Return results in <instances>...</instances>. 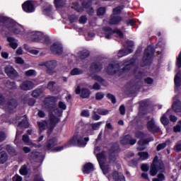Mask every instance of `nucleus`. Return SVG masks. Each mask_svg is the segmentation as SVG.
<instances>
[{
    "instance_id": "obj_55",
    "label": "nucleus",
    "mask_w": 181,
    "mask_h": 181,
    "mask_svg": "<svg viewBox=\"0 0 181 181\" xmlns=\"http://www.w3.org/2000/svg\"><path fill=\"white\" fill-rule=\"evenodd\" d=\"M107 131H112V125H111V123H106L105 132H107Z\"/></svg>"
},
{
    "instance_id": "obj_40",
    "label": "nucleus",
    "mask_w": 181,
    "mask_h": 181,
    "mask_svg": "<svg viewBox=\"0 0 181 181\" xmlns=\"http://www.w3.org/2000/svg\"><path fill=\"white\" fill-rule=\"evenodd\" d=\"M25 74L28 77H32L33 76H36L37 73H36V71L35 69H30L28 71H26L25 72Z\"/></svg>"
},
{
    "instance_id": "obj_37",
    "label": "nucleus",
    "mask_w": 181,
    "mask_h": 181,
    "mask_svg": "<svg viewBox=\"0 0 181 181\" xmlns=\"http://www.w3.org/2000/svg\"><path fill=\"white\" fill-rule=\"evenodd\" d=\"M103 124H104V122H98L92 124H91L92 129L93 131H97V130L100 129V127H101V125H103Z\"/></svg>"
},
{
    "instance_id": "obj_42",
    "label": "nucleus",
    "mask_w": 181,
    "mask_h": 181,
    "mask_svg": "<svg viewBox=\"0 0 181 181\" xmlns=\"http://www.w3.org/2000/svg\"><path fill=\"white\" fill-rule=\"evenodd\" d=\"M97 112L98 114H99V115H108V114L110 113V111L105 109L100 108V109H98Z\"/></svg>"
},
{
    "instance_id": "obj_45",
    "label": "nucleus",
    "mask_w": 181,
    "mask_h": 181,
    "mask_svg": "<svg viewBox=\"0 0 181 181\" xmlns=\"http://www.w3.org/2000/svg\"><path fill=\"white\" fill-rule=\"evenodd\" d=\"M43 13H44V15H46L47 16H52V6H49L47 8L44 9Z\"/></svg>"
},
{
    "instance_id": "obj_21",
    "label": "nucleus",
    "mask_w": 181,
    "mask_h": 181,
    "mask_svg": "<svg viewBox=\"0 0 181 181\" xmlns=\"http://www.w3.org/2000/svg\"><path fill=\"white\" fill-rule=\"evenodd\" d=\"M35 87V83L30 81H25L20 85L21 90L23 91H29V90H32Z\"/></svg>"
},
{
    "instance_id": "obj_57",
    "label": "nucleus",
    "mask_w": 181,
    "mask_h": 181,
    "mask_svg": "<svg viewBox=\"0 0 181 181\" xmlns=\"http://www.w3.org/2000/svg\"><path fill=\"white\" fill-rule=\"evenodd\" d=\"M69 21L71 23H74V22L77 21V16L74 15H71L69 16Z\"/></svg>"
},
{
    "instance_id": "obj_35",
    "label": "nucleus",
    "mask_w": 181,
    "mask_h": 181,
    "mask_svg": "<svg viewBox=\"0 0 181 181\" xmlns=\"http://www.w3.org/2000/svg\"><path fill=\"white\" fill-rule=\"evenodd\" d=\"M24 48L29 52L31 54H34V56H37L39 54V50L35 49L33 48H29L28 47V45H25Z\"/></svg>"
},
{
    "instance_id": "obj_49",
    "label": "nucleus",
    "mask_w": 181,
    "mask_h": 181,
    "mask_svg": "<svg viewBox=\"0 0 181 181\" xmlns=\"http://www.w3.org/2000/svg\"><path fill=\"white\" fill-rule=\"evenodd\" d=\"M160 122L163 124L168 125V124H169V119H168L166 116L163 115L160 119Z\"/></svg>"
},
{
    "instance_id": "obj_10",
    "label": "nucleus",
    "mask_w": 181,
    "mask_h": 181,
    "mask_svg": "<svg viewBox=\"0 0 181 181\" xmlns=\"http://www.w3.org/2000/svg\"><path fill=\"white\" fill-rule=\"evenodd\" d=\"M126 47L125 49H121L117 53L118 57H124V56H128V54H131L132 53V47L134 46V42L132 41H127L126 44L124 45Z\"/></svg>"
},
{
    "instance_id": "obj_5",
    "label": "nucleus",
    "mask_w": 181,
    "mask_h": 181,
    "mask_svg": "<svg viewBox=\"0 0 181 181\" xmlns=\"http://www.w3.org/2000/svg\"><path fill=\"white\" fill-rule=\"evenodd\" d=\"M98 33L100 37H103L105 35V39H112L115 35H117L120 39H124V34L121 30L118 29L112 30L109 27L103 28L102 31H98Z\"/></svg>"
},
{
    "instance_id": "obj_20",
    "label": "nucleus",
    "mask_w": 181,
    "mask_h": 181,
    "mask_svg": "<svg viewBox=\"0 0 181 181\" xmlns=\"http://www.w3.org/2000/svg\"><path fill=\"white\" fill-rule=\"evenodd\" d=\"M76 94H79L82 98H88L90 97V90L87 88H80V86H78L75 90Z\"/></svg>"
},
{
    "instance_id": "obj_48",
    "label": "nucleus",
    "mask_w": 181,
    "mask_h": 181,
    "mask_svg": "<svg viewBox=\"0 0 181 181\" xmlns=\"http://www.w3.org/2000/svg\"><path fill=\"white\" fill-rule=\"evenodd\" d=\"M17 106H18V104L16 103V100H11V102L8 105V108H10L11 110H13V108H16Z\"/></svg>"
},
{
    "instance_id": "obj_2",
    "label": "nucleus",
    "mask_w": 181,
    "mask_h": 181,
    "mask_svg": "<svg viewBox=\"0 0 181 181\" xmlns=\"http://www.w3.org/2000/svg\"><path fill=\"white\" fill-rule=\"evenodd\" d=\"M1 23L8 28V30L11 33H14V35H23V27L19 23L12 21L11 18H8V17H1L0 20Z\"/></svg>"
},
{
    "instance_id": "obj_11",
    "label": "nucleus",
    "mask_w": 181,
    "mask_h": 181,
    "mask_svg": "<svg viewBox=\"0 0 181 181\" xmlns=\"http://www.w3.org/2000/svg\"><path fill=\"white\" fill-rule=\"evenodd\" d=\"M155 51L153 50V47L151 45L148 46L147 48L144 51V54L143 57V62L144 65L149 64L151 63V59L153 56Z\"/></svg>"
},
{
    "instance_id": "obj_25",
    "label": "nucleus",
    "mask_w": 181,
    "mask_h": 181,
    "mask_svg": "<svg viewBox=\"0 0 181 181\" xmlns=\"http://www.w3.org/2000/svg\"><path fill=\"white\" fill-rule=\"evenodd\" d=\"M148 144H149V141L148 140L140 139L138 142L139 151H144V149L146 148V145H148Z\"/></svg>"
},
{
    "instance_id": "obj_4",
    "label": "nucleus",
    "mask_w": 181,
    "mask_h": 181,
    "mask_svg": "<svg viewBox=\"0 0 181 181\" xmlns=\"http://www.w3.org/2000/svg\"><path fill=\"white\" fill-rule=\"evenodd\" d=\"M57 101V98H56V97L51 96L49 98H46L44 100L42 107L48 110L49 112H52V111H54L56 115L60 116L61 114H63V110L59 109L54 110V104Z\"/></svg>"
},
{
    "instance_id": "obj_14",
    "label": "nucleus",
    "mask_w": 181,
    "mask_h": 181,
    "mask_svg": "<svg viewBox=\"0 0 181 181\" xmlns=\"http://www.w3.org/2000/svg\"><path fill=\"white\" fill-rule=\"evenodd\" d=\"M158 169H159V157H158V156H156L153 160V163L151 165L150 174L151 175V176H156Z\"/></svg>"
},
{
    "instance_id": "obj_39",
    "label": "nucleus",
    "mask_w": 181,
    "mask_h": 181,
    "mask_svg": "<svg viewBox=\"0 0 181 181\" xmlns=\"http://www.w3.org/2000/svg\"><path fill=\"white\" fill-rule=\"evenodd\" d=\"M124 9V6H119L116 7L113 9V14L112 15H119L121 13V11Z\"/></svg>"
},
{
    "instance_id": "obj_18",
    "label": "nucleus",
    "mask_w": 181,
    "mask_h": 181,
    "mask_svg": "<svg viewBox=\"0 0 181 181\" xmlns=\"http://www.w3.org/2000/svg\"><path fill=\"white\" fill-rule=\"evenodd\" d=\"M50 50L54 54H62L63 53V46L59 42H55L51 46Z\"/></svg>"
},
{
    "instance_id": "obj_36",
    "label": "nucleus",
    "mask_w": 181,
    "mask_h": 181,
    "mask_svg": "<svg viewBox=\"0 0 181 181\" xmlns=\"http://www.w3.org/2000/svg\"><path fill=\"white\" fill-rule=\"evenodd\" d=\"M173 110L175 112H181V105L178 102H175L173 104Z\"/></svg>"
},
{
    "instance_id": "obj_53",
    "label": "nucleus",
    "mask_w": 181,
    "mask_h": 181,
    "mask_svg": "<svg viewBox=\"0 0 181 181\" xmlns=\"http://www.w3.org/2000/svg\"><path fill=\"white\" fill-rule=\"evenodd\" d=\"M95 98L98 100H103V98H104V93L103 92L97 93L95 95Z\"/></svg>"
},
{
    "instance_id": "obj_46",
    "label": "nucleus",
    "mask_w": 181,
    "mask_h": 181,
    "mask_svg": "<svg viewBox=\"0 0 181 181\" xmlns=\"http://www.w3.org/2000/svg\"><path fill=\"white\" fill-rule=\"evenodd\" d=\"M7 87L11 90H15L16 88V83L15 82L7 81Z\"/></svg>"
},
{
    "instance_id": "obj_29",
    "label": "nucleus",
    "mask_w": 181,
    "mask_h": 181,
    "mask_svg": "<svg viewBox=\"0 0 181 181\" xmlns=\"http://www.w3.org/2000/svg\"><path fill=\"white\" fill-rule=\"evenodd\" d=\"M139 160H146L149 158V153L146 151H141L138 153Z\"/></svg>"
},
{
    "instance_id": "obj_61",
    "label": "nucleus",
    "mask_w": 181,
    "mask_h": 181,
    "mask_svg": "<svg viewBox=\"0 0 181 181\" xmlns=\"http://www.w3.org/2000/svg\"><path fill=\"white\" fill-rule=\"evenodd\" d=\"M59 108H61V110H66L67 108V106H66V104L63 102L59 103Z\"/></svg>"
},
{
    "instance_id": "obj_28",
    "label": "nucleus",
    "mask_w": 181,
    "mask_h": 181,
    "mask_svg": "<svg viewBox=\"0 0 181 181\" xmlns=\"http://www.w3.org/2000/svg\"><path fill=\"white\" fill-rule=\"evenodd\" d=\"M66 0H54V5L59 9L60 8H63L64 5H66Z\"/></svg>"
},
{
    "instance_id": "obj_52",
    "label": "nucleus",
    "mask_w": 181,
    "mask_h": 181,
    "mask_svg": "<svg viewBox=\"0 0 181 181\" xmlns=\"http://www.w3.org/2000/svg\"><path fill=\"white\" fill-rule=\"evenodd\" d=\"M23 142L27 144V145H30V140L29 139V136L24 134L23 136Z\"/></svg>"
},
{
    "instance_id": "obj_8",
    "label": "nucleus",
    "mask_w": 181,
    "mask_h": 181,
    "mask_svg": "<svg viewBox=\"0 0 181 181\" xmlns=\"http://www.w3.org/2000/svg\"><path fill=\"white\" fill-rule=\"evenodd\" d=\"M103 69V65L100 62L93 63L90 65L89 69V76L92 77L93 80H95L96 81H99V83H103V78L99 76L98 75H94V73H98V71H101Z\"/></svg>"
},
{
    "instance_id": "obj_38",
    "label": "nucleus",
    "mask_w": 181,
    "mask_h": 181,
    "mask_svg": "<svg viewBox=\"0 0 181 181\" xmlns=\"http://www.w3.org/2000/svg\"><path fill=\"white\" fill-rule=\"evenodd\" d=\"M42 95V90L40 89H35L32 93V96L35 98H37V97H40Z\"/></svg>"
},
{
    "instance_id": "obj_24",
    "label": "nucleus",
    "mask_w": 181,
    "mask_h": 181,
    "mask_svg": "<svg viewBox=\"0 0 181 181\" xmlns=\"http://www.w3.org/2000/svg\"><path fill=\"white\" fill-rule=\"evenodd\" d=\"M7 40L9 43V46H10V47H11V49H15L18 47V41L15 38L9 37L7 38Z\"/></svg>"
},
{
    "instance_id": "obj_12",
    "label": "nucleus",
    "mask_w": 181,
    "mask_h": 181,
    "mask_svg": "<svg viewBox=\"0 0 181 181\" xmlns=\"http://www.w3.org/2000/svg\"><path fill=\"white\" fill-rule=\"evenodd\" d=\"M96 158L103 173L105 175H108V173H110V167L105 166L104 165L105 162V156L104 155V153H97Z\"/></svg>"
},
{
    "instance_id": "obj_62",
    "label": "nucleus",
    "mask_w": 181,
    "mask_h": 181,
    "mask_svg": "<svg viewBox=\"0 0 181 181\" xmlns=\"http://www.w3.org/2000/svg\"><path fill=\"white\" fill-rule=\"evenodd\" d=\"M95 36L94 33H88L87 40H92V39Z\"/></svg>"
},
{
    "instance_id": "obj_15",
    "label": "nucleus",
    "mask_w": 181,
    "mask_h": 181,
    "mask_svg": "<svg viewBox=\"0 0 181 181\" xmlns=\"http://www.w3.org/2000/svg\"><path fill=\"white\" fill-rule=\"evenodd\" d=\"M22 8L26 13H33V12H35V6H33V1L31 0L24 2L22 5Z\"/></svg>"
},
{
    "instance_id": "obj_60",
    "label": "nucleus",
    "mask_w": 181,
    "mask_h": 181,
    "mask_svg": "<svg viewBox=\"0 0 181 181\" xmlns=\"http://www.w3.org/2000/svg\"><path fill=\"white\" fill-rule=\"evenodd\" d=\"M5 139H6V134L2 132H0V142H3V141H5Z\"/></svg>"
},
{
    "instance_id": "obj_59",
    "label": "nucleus",
    "mask_w": 181,
    "mask_h": 181,
    "mask_svg": "<svg viewBox=\"0 0 181 181\" xmlns=\"http://www.w3.org/2000/svg\"><path fill=\"white\" fill-rule=\"evenodd\" d=\"M81 115L82 117H90V112L88 110H83L81 113Z\"/></svg>"
},
{
    "instance_id": "obj_41",
    "label": "nucleus",
    "mask_w": 181,
    "mask_h": 181,
    "mask_svg": "<svg viewBox=\"0 0 181 181\" xmlns=\"http://www.w3.org/2000/svg\"><path fill=\"white\" fill-rule=\"evenodd\" d=\"M30 157L32 159H34V160H36V159H42V156H40V154L38 152H32L30 153Z\"/></svg>"
},
{
    "instance_id": "obj_33",
    "label": "nucleus",
    "mask_w": 181,
    "mask_h": 181,
    "mask_svg": "<svg viewBox=\"0 0 181 181\" xmlns=\"http://www.w3.org/2000/svg\"><path fill=\"white\" fill-rule=\"evenodd\" d=\"M83 69L78 68H74L70 71L71 76H78L80 74H83Z\"/></svg>"
},
{
    "instance_id": "obj_43",
    "label": "nucleus",
    "mask_w": 181,
    "mask_h": 181,
    "mask_svg": "<svg viewBox=\"0 0 181 181\" xmlns=\"http://www.w3.org/2000/svg\"><path fill=\"white\" fill-rule=\"evenodd\" d=\"M56 82L54 81H50L48 83L47 88L48 90H50V91H53L56 88Z\"/></svg>"
},
{
    "instance_id": "obj_47",
    "label": "nucleus",
    "mask_w": 181,
    "mask_h": 181,
    "mask_svg": "<svg viewBox=\"0 0 181 181\" xmlns=\"http://www.w3.org/2000/svg\"><path fill=\"white\" fill-rule=\"evenodd\" d=\"M105 11H106V9L104 7L99 8L98 10V12H97L98 16H103V15H104V13H105Z\"/></svg>"
},
{
    "instance_id": "obj_3",
    "label": "nucleus",
    "mask_w": 181,
    "mask_h": 181,
    "mask_svg": "<svg viewBox=\"0 0 181 181\" xmlns=\"http://www.w3.org/2000/svg\"><path fill=\"white\" fill-rule=\"evenodd\" d=\"M122 64H124V67L120 71V73H127V71H131L132 70H134L135 69V66L132 64L124 62L122 64L120 62L115 63L114 64H110L106 69V71L108 74L114 75L117 71H119V66H122Z\"/></svg>"
},
{
    "instance_id": "obj_27",
    "label": "nucleus",
    "mask_w": 181,
    "mask_h": 181,
    "mask_svg": "<svg viewBox=\"0 0 181 181\" xmlns=\"http://www.w3.org/2000/svg\"><path fill=\"white\" fill-rule=\"evenodd\" d=\"M94 170V166L93 165V164H91V163H88L87 164H86L83 167V173L88 174L90 172H93Z\"/></svg>"
},
{
    "instance_id": "obj_13",
    "label": "nucleus",
    "mask_w": 181,
    "mask_h": 181,
    "mask_svg": "<svg viewBox=\"0 0 181 181\" xmlns=\"http://www.w3.org/2000/svg\"><path fill=\"white\" fill-rule=\"evenodd\" d=\"M21 122H18L17 133L16 134V139L14 141L15 144H16V140L18 139V136L22 134V132H19V128H28L29 127V122H28V118L26 116H23L21 117Z\"/></svg>"
},
{
    "instance_id": "obj_54",
    "label": "nucleus",
    "mask_w": 181,
    "mask_h": 181,
    "mask_svg": "<svg viewBox=\"0 0 181 181\" xmlns=\"http://www.w3.org/2000/svg\"><path fill=\"white\" fill-rule=\"evenodd\" d=\"M86 22H87V17L86 16H81L79 18V23L84 25Z\"/></svg>"
},
{
    "instance_id": "obj_19",
    "label": "nucleus",
    "mask_w": 181,
    "mask_h": 181,
    "mask_svg": "<svg viewBox=\"0 0 181 181\" xmlns=\"http://www.w3.org/2000/svg\"><path fill=\"white\" fill-rule=\"evenodd\" d=\"M5 73L10 77V78H16L19 76L16 70H15L12 66H6Z\"/></svg>"
},
{
    "instance_id": "obj_17",
    "label": "nucleus",
    "mask_w": 181,
    "mask_h": 181,
    "mask_svg": "<svg viewBox=\"0 0 181 181\" xmlns=\"http://www.w3.org/2000/svg\"><path fill=\"white\" fill-rule=\"evenodd\" d=\"M108 180L125 181V177L122 173L115 171L112 175L107 176Z\"/></svg>"
},
{
    "instance_id": "obj_1",
    "label": "nucleus",
    "mask_w": 181,
    "mask_h": 181,
    "mask_svg": "<svg viewBox=\"0 0 181 181\" xmlns=\"http://www.w3.org/2000/svg\"><path fill=\"white\" fill-rule=\"evenodd\" d=\"M88 137H84L81 134H75L73 138L68 141L65 146L55 147L57 144V139L52 138L48 140L45 146V151H52V152H60L63 151L64 148H70L71 146H86Z\"/></svg>"
},
{
    "instance_id": "obj_26",
    "label": "nucleus",
    "mask_w": 181,
    "mask_h": 181,
    "mask_svg": "<svg viewBox=\"0 0 181 181\" xmlns=\"http://www.w3.org/2000/svg\"><path fill=\"white\" fill-rule=\"evenodd\" d=\"M92 1L93 0H89L85 4V8H86V12L88 13V15H93L94 13V8L91 7Z\"/></svg>"
},
{
    "instance_id": "obj_50",
    "label": "nucleus",
    "mask_w": 181,
    "mask_h": 181,
    "mask_svg": "<svg viewBox=\"0 0 181 181\" xmlns=\"http://www.w3.org/2000/svg\"><path fill=\"white\" fill-rule=\"evenodd\" d=\"M107 97L109 98V100H111L112 104H115L117 103V99H115V96H114L112 94L108 93Z\"/></svg>"
},
{
    "instance_id": "obj_31",
    "label": "nucleus",
    "mask_w": 181,
    "mask_h": 181,
    "mask_svg": "<svg viewBox=\"0 0 181 181\" xmlns=\"http://www.w3.org/2000/svg\"><path fill=\"white\" fill-rule=\"evenodd\" d=\"M6 160H8V153H6V152L5 151H2L0 153V163L1 165H4V163H5V162H6Z\"/></svg>"
},
{
    "instance_id": "obj_56",
    "label": "nucleus",
    "mask_w": 181,
    "mask_h": 181,
    "mask_svg": "<svg viewBox=\"0 0 181 181\" xmlns=\"http://www.w3.org/2000/svg\"><path fill=\"white\" fill-rule=\"evenodd\" d=\"M141 170H143V172H148L149 170V165L148 164H143L141 165Z\"/></svg>"
},
{
    "instance_id": "obj_22",
    "label": "nucleus",
    "mask_w": 181,
    "mask_h": 181,
    "mask_svg": "<svg viewBox=\"0 0 181 181\" xmlns=\"http://www.w3.org/2000/svg\"><path fill=\"white\" fill-rule=\"evenodd\" d=\"M159 181H164L165 180L166 177H165V164L163 163V161L160 160L159 164Z\"/></svg>"
},
{
    "instance_id": "obj_34",
    "label": "nucleus",
    "mask_w": 181,
    "mask_h": 181,
    "mask_svg": "<svg viewBox=\"0 0 181 181\" xmlns=\"http://www.w3.org/2000/svg\"><path fill=\"white\" fill-rule=\"evenodd\" d=\"M147 127L149 131H151L153 132L155 129H156V126L155 125V121L153 119H151V121L148 122L147 123Z\"/></svg>"
},
{
    "instance_id": "obj_32",
    "label": "nucleus",
    "mask_w": 181,
    "mask_h": 181,
    "mask_svg": "<svg viewBox=\"0 0 181 181\" xmlns=\"http://www.w3.org/2000/svg\"><path fill=\"white\" fill-rule=\"evenodd\" d=\"M90 55V52L88 50H83V51H80L78 53L77 57H79L80 59H86V57H88Z\"/></svg>"
},
{
    "instance_id": "obj_63",
    "label": "nucleus",
    "mask_w": 181,
    "mask_h": 181,
    "mask_svg": "<svg viewBox=\"0 0 181 181\" xmlns=\"http://www.w3.org/2000/svg\"><path fill=\"white\" fill-rule=\"evenodd\" d=\"M174 149L176 152H180L181 151V144H177L175 146Z\"/></svg>"
},
{
    "instance_id": "obj_58",
    "label": "nucleus",
    "mask_w": 181,
    "mask_h": 181,
    "mask_svg": "<svg viewBox=\"0 0 181 181\" xmlns=\"http://www.w3.org/2000/svg\"><path fill=\"white\" fill-rule=\"evenodd\" d=\"M139 161V160H132L129 162V166H136V165H138Z\"/></svg>"
},
{
    "instance_id": "obj_9",
    "label": "nucleus",
    "mask_w": 181,
    "mask_h": 181,
    "mask_svg": "<svg viewBox=\"0 0 181 181\" xmlns=\"http://www.w3.org/2000/svg\"><path fill=\"white\" fill-rule=\"evenodd\" d=\"M40 67H46L47 68V74H50L51 76L56 73L54 69L57 67V61L52 60V61H47V62H42L39 63Z\"/></svg>"
},
{
    "instance_id": "obj_23",
    "label": "nucleus",
    "mask_w": 181,
    "mask_h": 181,
    "mask_svg": "<svg viewBox=\"0 0 181 181\" xmlns=\"http://www.w3.org/2000/svg\"><path fill=\"white\" fill-rule=\"evenodd\" d=\"M122 17L112 14L110 16L109 23L110 25H118V23H119V22H122Z\"/></svg>"
},
{
    "instance_id": "obj_51",
    "label": "nucleus",
    "mask_w": 181,
    "mask_h": 181,
    "mask_svg": "<svg viewBox=\"0 0 181 181\" xmlns=\"http://www.w3.org/2000/svg\"><path fill=\"white\" fill-rule=\"evenodd\" d=\"M181 131V120L178 122L177 124L174 127L175 132H180Z\"/></svg>"
},
{
    "instance_id": "obj_44",
    "label": "nucleus",
    "mask_w": 181,
    "mask_h": 181,
    "mask_svg": "<svg viewBox=\"0 0 181 181\" xmlns=\"http://www.w3.org/2000/svg\"><path fill=\"white\" fill-rule=\"evenodd\" d=\"M19 172L23 176H25V175H28V168L26 165H23L21 168Z\"/></svg>"
},
{
    "instance_id": "obj_64",
    "label": "nucleus",
    "mask_w": 181,
    "mask_h": 181,
    "mask_svg": "<svg viewBox=\"0 0 181 181\" xmlns=\"http://www.w3.org/2000/svg\"><path fill=\"white\" fill-rule=\"evenodd\" d=\"M13 181H22V177L20 175H15L13 177Z\"/></svg>"
},
{
    "instance_id": "obj_7",
    "label": "nucleus",
    "mask_w": 181,
    "mask_h": 181,
    "mask_svg": "<svg viewBox=\"0 0 181 181\" xmlns=\"http://www.w3.org/2000/svg\"><path fill=\"white\" fill-rule=\"evenodd\" d=\"M30 41L48 45V43L50 42V38L49 36L45 35L42 32L35 31L31 33Z\"/></svg>"
},
{
    "instance_id": "obj_30",
    "label": "nucleus",
    "mask_w": 181,
    "mask_h": 181,
    "mask_svg": "<svg viewBox=\"0 0 181 181\" xmlns=\"http://www.w3.org/2000/svg\"><path fill=\"white\" fill-rule=\"evenodd\" d=\"M174 83L175 86V88H177L181 86V77L180 74H177L174 78Z\"/></svg>"
},
{
    "instance_id": "obj_16",
    "label": "nucleus",
    "mask_w": 181,
    "mask_h": 181,
    "mask_svg": "<svg viewBox=\"0 0 181 181\" xmlns=\"http://www.w3.org/2000/svg\"><path fill=\"white\" fill-rule=\"evenodd\" d=\"M120 143L122 145H135L136 139H132L131 135H127L121 138Z\"/></svg>"
},
{
    "instance_id": "obj_6",
    "label": "nucleus",
    "mask_w": 181,
    "mask_h": 181,
    "mask_svg": "<svg viewBox=\"0 0 181 181\" xmlns=\"http://www.w3.org/2000/svg\"><path fill=\"white\" fill-rule=\"evenodd\" d=\"M49 120L48 122H37V125L41 131H43L47 127L49 129V131H52L56 124L59 122V118L56 117L54 115L49 113Z\"/></svg>"
}]
</instances>
